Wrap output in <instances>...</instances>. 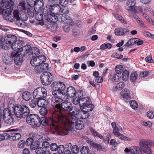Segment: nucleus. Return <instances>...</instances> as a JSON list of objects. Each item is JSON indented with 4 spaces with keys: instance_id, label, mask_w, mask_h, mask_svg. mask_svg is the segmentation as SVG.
<instances>
[{
    "instance_id": "nucleus-1",
    "label": "nucleus",
    "mask_w": 154,
    "mask_h": 154,
    "mask_svg": "<svg viewBox=\"0 0 154 154\" xmlns=\"http://www.w3.org/2000/svg\"><path fill=\"white\" fill-rule=\"evenodd\" d=\"M70 114L69 117L64 116L63 114L57 119V121L54 122L56 127L57 130L54 133L55 134H59L61 135H67L69 131L70 130V128L77 121L78 118L76 114Z\"/></svg>"
},
{
    "instance_id": "nucleus-2",
    "label": "nucleus",
    "mask_w": 154,
    "mask_h": 154,
    "mask_svg": "<svg viewBox=\"0 0 154 154\" xmlns=\"http://www.w3.org/2000/svg\"><path fill=\"white\" fill-rule=\"evenodd\" d=\"M13 109L14 111L9 108H5L3 111L2 116L3 120L9 125H13L14 123V115L17 118H24L30 112L28 107L24 104L15 105Z\"/></svg>"
},
{
    "instance_id": "nucleus-3",
    "label": "nucleus",
    "mask_w": 154,
    "mask_h": 154,
    "mask_svg": "<svg viewBox=\"0 0 154 154\" xmlns=\"http://www.w3.org/2000/svg\"><path fill=\"white\" fill-rule=\"evenodd\" d=\"M26 116V122L30 125L39 127L41 124L43 126L49 125L51 131L53 134L57 130L53 122L54 120L51 118L47 119L45 117H43L40 118L38 115L34 114H28L24 117Z\"/></svg>"
},
{
    "instance_id": "nucleus-4",
    "label": "nucleus",
    "mask_w": 154,
    "mask_h": 154,
    "mask_svg": "<svg viewBox=\"0 0 154 154\" xmlns=\"http://www.w3.org/2000/svg\"><path fill=\"white\" fill-rule=\"evenodd\" d=\"M69 98L67 96V98H65L63 100L59 103H55L51 101V104L55 107L57 108L58 110L55 112L53 115L54 116H56V121H57V119L60 116L63 114L64 116H66L63 113V111H68L69 113L72 114H74L75 112L77 110V108L75 106H72V104L70 102L68 101Z\"/></svg>"
},
{
    "instance_id": "nucleus-5",
    "label": "nucleus",
    "mask_w": 154,
    "mask_h": 154,
    "mask_svg": "<svg viewBox=\"0 0 154 154\" xmlns=\"http://www.w3.org/2000/svg\"><path fill=\"white\" fill-rule=\"evenodd\" d=\"M51 87L53 89L52 94L53 96L51 98V101L55 103H59L63 99L67 98V95H65L63 93L66 86L63 82H54L52 83Z\"/></svg>"
},
{
    "instance_id": "nucleus-6",
    "label": "nucleus",
    "mask_w": 154,
    "mask_h": 154,
    "mask_svg": "<svg viewBox=\"0 0 154 154\" xmlns=\"http://www.w3.org/2000/svg\"><path fill=\"white\" fill-rule=\"evenodd\" d=\"M111 125L113 130V133L116 136L125 141L132 140L131 138L126 137L120 133L121 131H122V129L120 126L116 125L115 122H112Z\"/></svg>"
},
{
    "instance_id": "nucleus-7",
    "label": "nucleus",
    "mask_w": 154,
    "mask_h": 154,
    "mask_svg": "<svg viewBox=\"0 0 154 154\" xmlns=\"http://www.w3.org/2000/svg\"><path fill=\"white\" fill-rule=\"evenodd\" d=\"M142 149L147 154H151V149L149 146H154V142L150 140H141L140 142Z\"/></svg>"
},
{
    "instance_id": "nucleus-8",
    "label": "nucleus",
    "mask_w": 154,
    "mask_h": 154,
    "mask_svg": "<svg viewBox=\"0 0 154 154\" xmlns=\"http://www.w3.org/2000/svg\"><path fill=\"white\" fill-rule=\"evenodd\" d=\"M47 91L44 87H40L37 88L33 91V98L36 99L43 98L46 97Z\"/></svg>"
},
{
    "instance_id": "nucleus-9",
    "label": "nucleus",
    "mask_w": 154,
    "mask_h": 154,
    "mask_svg": "<svg viewBox=\"0 0 154 154\" xmlns=\"http://www.w3.org/2000/svg\"><path fill=\"white\" fill-rule=\"evenodd\" d=\"M53 77L51 74L49 72H45L41 75V81L44 85H49L53 79Z\"/></svg>"
},
{
    "instance_id": "nucleus-10",
    "label": "nucleus",
    "mask_w": 154,
    "mask_h": 154,
    "mask_svg": "<svg viewBox=\"0 0 154 154\" xmlns=\"http://www.w3.org/2000/svg\"><path fill=\"white\" fill-rule=\"evenodd\" d=\"M46 60V57L43 55H40L38 56L34 57L31 60L30 63L31 65L35 66L40 65L42 62H45Z\"/></svg>"
},
{
    "instance_id": "nucleus-11",
    "label": "nucleus",
    "mask_w": 154,
    "mask_h": 154,
    "mask_svg": "<svg viewBox=\"0 0 154 154\" xmlns=\"http://www.w3.org/2000/svg\"><path fill=\"white\" fill-rule=\"evenodd\" d=\"M77 110L75 112V114H76L79 119H85L88 118L90 116L89 113L87 111L80 110L77 108Z\"/></svg>"
},
{
    "instance_id": "nucleus-12",
    "label": "nucleus",
    "mask_w": 154,
    "mask_h": 154,
    "mask_svg": "<svg viewBox=\"0 0 154 154\" xmlns=\"http://www.w3.org/2000/svg\"><path fill=\"white\" fill-rule=\"evenodd\" d=\"M17 38L15 35L9 34L7 35L4 38L5 43L9 46L15 42H16Z\"/></svg>"
},
{
    "instance_id": "nucleus-13",
    "label": "nucleus",
    "mask_w": 154,
    "mask_h": 154,
    "mask_svg": "<svg viewBox=\"0 0 154 154\" xmlns=\"http://www.w3.org/2000/svg\"><path fill=\"white\" fill-rule=\"evenodd\" d=\"M5 5V8H3L2 12L5 13L6 14L8 15L12 11L13 7L14 4V2L12 0H10Z\"/></svg>"
},
{
    "instance_id": "nucleus-14",
    "label": "nucleus",
    "mask_w": 154,
    "mask_h": 154,
    "mask_svg": "<svg viewBox=\"0 0 154 154\" xmlns=\"http://www.w3.org/2000/svg\"><path fill=\"white\" fill-rule=\"evenodd\" d=\"M18 53L16 52H13L11 54V56L12 59L14 58V63L17 65H20L22 62V58L20 56Z\"/></svg>"
},
{
    "instance_id": "nucleus-15",
    "label": "nucleus",
    "mask_w": 154,
    "mask_h": 154,
    "mask_svg": "<svg viewBox=\"0 0 154 154\" xmlns=\"http://www.w3.org/2000/svg\"><path fill=\"white\" fill-rule=\"evenodd\" d=\"M60 7L58 5H50L49 8V11L55 16H57L60 14Z\"/></svg>"
},
{
    "instance_id": "nucleus-16",
    "label": "nucleus",
    "mask_w": 154,
    "mask_h": 154,
    "mask_svg": "<svg viewBox=\"0 0 154 154\" xmlns=\"http://www.w3.org/2000/svg\"><path fill=\"white\" fill-rule=\"evenodd\" d=\"M12 130V131L10 133V137H11L12 139L14 141L19 140L21 137V134L18 132L17 129L16 130L15 129H13Z\"/></svg>"
},
{
    "instance_id": "nucleus-17",
    "label": "nucleus",
    "mask_w": 154,
    "mask_h": 154,
    "mask_svg": "<svg viewBox=\"0 0 154 154\" xmlns=\"http://www.w3.org/2000/svg\"><path fill=\"white\" fill-rule=\"evenodd\" d=\"M27 4L31 7H35L37 5L43 6V2L42 0H26Z\"/></svg>"
},
{
    "instance_id": "nucleus-18",
    "label": "nucleus",
    "mask_w": 154,
    "mask_h": 154,
    "mask_svg": "<svg viewBox=\"0 0 154 154\" xmlns=\"http://www.w3.org/2000/svg\"><path fill=\"white\" fill-rule=\"evenodd\" d=\"M135 2L134 0H129L126 3V5L128 7H127V10L129 11H135Z\"/></svg>"
},
{
    "instance_id": "nucleus-19",
    "label": "nucleus",
    "mask_w": 154,
    "mask_h": 154,
    "mask_svg": "<svg viewBox=\"0 0 154 154\" xmlns=\"http://www.w3.org/2000/svg\"><path fill=\"white\" fill-rule=\"evenodd\" d=\"M45 18L47 21L50 22L55 23L57 21V16L53 15L51 14L45 15Z\"/></svg>"
},
{
    "instance_id": "nucleus-20",
    "label": "nucleus",
    "mask_w": 154,
    "mask_h": 154,
    "mask_svg": "<svg viewBox=\"0 0 154 154\" xmlns=\"http://www.w3.org/2000/svg\"><path fill=\"white\" fill-rule=\"evenodd\" d=\"M129 31V30L127 29L121 27L116 29L115 30L114 33L116 35H122Z\"/></svg>"
},
{
    "instance_id": "nucleus-21",
    "label": "nucleus",
    "mask_w": 154,
    "mask_h": 154,
    "mask_svg": "<svg viewBox=\"0 0 154 154\" xmlns=\"http://www.w3.org/2000/svg\"><path fill=\"white\" fill-rule=\"evenodd\" d=\"M9 47V48L11 47L12 49L17 52V51H19L20 49L22 48V46H21V44L18 43V42L16 41V42H15L13 43V44H11Z\"/></svg>"
},
{
    "instance_id": "nucleus-22",
    "label": "nucleus",
    "mask_w": 154,
    "mask_h": 154,
    "mask_svg": "<svg viewBox=\"0 0 154 154\" xmlns=\"http://www.w3.org/2000/svg\"><path fill=\"white\" fill-rule=\"evenodd\" d=\"M33 16H34L36 19L39 21V24L42 26L44 24V22L43 20V15L41 13L38 12L37 14H34L33 13Z\"/></svg>"
},
{
    "instance_id": "nucleus-23",
    "label": "nucleus",
    "mask_w": 154,
    "mask_h": 154,
    "mask_svg": "<svg viewBox=\"0 0 154 154\" xmlns=\"http://www.w3.org/2000/svg\"><path fill=\"white\" fill-rule=\"evenodd\" d=\"M141 151L140 148L137 146H132L130 147L129 154H141Z\"/></svg>"
},
{
    "instance_id": "nucleus-24",
    "label": "nucleus",
    "mask_w": 154,
    "mask_h": 154,
    "mask_svg": "<svg viewBox=\"0 0 154 154\" xmlns=\"http://www.w3.org/2000/svg\"><path fill=\"white\" fill-rule=\"evenodd\" d=\"M66 95L70 97H74L75 94V89L72 86H69L67 89Z\"/></svg>"
},
{
    "instance_id": "nucleus-25",
    "label": "nucleus",
    "mask_w": 154,
    "mask_h": 154,
    "mask_svg": "<svg viewBox=\"0 0 154 154\" xmlns=\"http://www.w3.org/2000/svg\"><path fill=\"white\" fill-rule=\"evenodd\" d=\"M41 99L38 101V106L40 107H46L48 104V100H45L43 98Z\"/></svg>"
},
{
    "instance_id": "nucleus-26",
    "label": "nucleus",
    "mask_w": 154,
    "mask_h": 154,
    "mask_svg": "<svg viewBox=\"0 0 154 154\" xmlns=\"http://www.w3.org/2000/svg\"><path fill=\"white\" fill-rule=\"evenodd\" d=\"M90 103V98L88 97H85L80 98L79 105L80 107Z\"/></svg>"
},
{
    "instance_id": "nucleus-27",
    "label": "nucleus",
    "mask_w": 154,
    "mask_h": 154,
    "mask_svg": "<svg viewBox=\"0 0 154 154\" xmlns=\"http://www.w3.org/2000/svg\"><path fill=\"white\" fill-rule=\"evenodd\" d=\"M121 94L123 95L124 100L127 102V100H129L131 98L129 91L127 88L124 89L123 92L121 93Z\"/></svg>"
},
{
    "instance_id": "nucleus-28",
    "label": "nucleus",
    "mask_w": 154,
    "mask_h": 154,
    "mask_svg": "<svg viewBox=\"0 0 154 154\" xmlns=\"http://www.w3.org/2000/svg\"><path fill=\"white\" fill-rule=\"evenodd\" d=\"M125 86V84L123 82H120L117 84L116 86H113L112 88L113 91L115 92L117 91V90H122Z\"/></svg>"
},
{
    "instance_id": "nucleus-29",
    "label": "nucleus",
    "mask_w": 154,
    "mask_h": 154,
    "mask_svg": "<svg viewBox=\"0 0 154 154\" xmlns=\"http://www.w3.org/2000/svg\"><path fill=\"white\" fill-rule=\"evenodd\" d=\"M48 113V110L46 107H42L39 110V113L42 116H44V117H45L47 119H48L50 118H52L53 119V122H56V119L55 120L53 119L52 118L50 117L47 118L45 116Z\"/></svg>"
},
{
    "instance_id": "nucleus-30",
    "label": "nucleus",
    "mask_w": 154,
    "mask_h": 154,
    "mask_svg": "<svg viewBox=\"0 0 154 154\" xmlns=\"http://www.w3.org/2000/svg\"><path fill=\"white\" fill-rule=\"evenodd\" d=\"M30 54H29V55L32 56V57L37 56L40 53L39 50L36 48H32L31 49Z\"/></svg>"
},
{
    "instance_id": "nucleus-31",
    "label": "nucleus",
    "mask_w": 154,
    "mask_h": 154,
    "mask_svg": "<svg viewBox=\"0 0 154 154\" xmlns=\"http://www.w3.org/2000/svg\"><path fill=\"white\" fill-rule=\"evenodd\" d=\"M31 97V94L28 91H25L22 94L23 99L26 101H28L29 100Z\"/></svg>"
},
{
    "instance_id": "nucleus-32",
    "label": "nucleus",
    "mask_w": 154,
    "mask_h": 154,
    "mask_svg": "<svg viewBox=\"0 0 154 154\" xmlns=\"http://www.w3.org/2000/svg\"><path fill=\"white\" fill-rule=\"evenodd\" d=\"M68 17L65 14L64 15V14H57V20L60 21L61 20L62 21L65 23Z\"/></svg>"
},
{
    "instance_id": "nucleus-33",
    "label": "nucleus",
    "mask_w": 154,
    "mask_h": 154,
    "mask_svg": "<svg viewBox=\"0 0 154 154\" xmlns=\"http://www.w3.org/2000/svg\"><path fill=\"white\" fill-rule=\"evenodd\" d=\"M4 62L7 65L11 64L12 63L13 61V59L11 56V55L9 57H8V55L7 56H5L3 58Z\"/></svg>"
},
{
    "instance_id": "nucleus-34",
    "label": "nucleus",
    "mask_w": 154,
    "mask_h": 154,
    "mask_svg": "<svg viewBox=\"0 0 154 154\" xmlns=\"http://www.w3.org/2000/svg\"><path fill=\"white\" fill-rule=\"evenodd\" d=\"M80 108L81 109H85V110L88 112L92 110L93 108V106L90 103L86 104V105L84 106H82V107H80Z\"/></svg>"
},
{
    "instance_id": "nucleus-35",
    "label": "nucleus",
    "mask_w": 154,
    "mask_h": 154,
    "mask_svg": "<svg viewBox=\"0 0 154 154\" xmlns=\"http://www.w3.org/2000/svg\"><path fill=\"white\" fill-rule=\"evenodd\" d=\"M22 52H24V56L31 52V46L30 45H26L22 47Z\"/></svg>"
},
{
    "instance_id": "nucleus-36",
    "label": "nucleus",
    "mask_w": 154,
    "mask_h": 154,
    "mask_svg": "<svg viewBox=\"0 0 154 154\" xmlns=\"http://www.w3.org/2000/svg\"><path fill=\"white\" fill-rule=\"evenodd\" d=\"M129 75V71L127 70H125L123 72L122 76H121V79H122L123 81H126L128 79Z\"/></svg>"
},
{
    "instance_id": "nucleus-37",
    "label": "nucleus",
    "mask_w": 154,
    "mask_h": 154,
    "mask_svg": "<svg viewBox=\"0 0 154 154\" xmlns=\"http://www.w3.org/2000/svg\"><path fill=\"white\" fill-rule=\"evenodd\" d=\"M92 146L97 148L98 150H102L103 146L100 144L95 143L92 141L90 140L88 142Z\"/></svg>"
},
{
    "instance_id": "nucleus-38",
    "label": "nucleus",
    "mask_w": 154,
    "mask_h": 154,
    "mask_svg": "<svg viewBox=\"0 0 154 154\" xmlns=\"http://www.w3.org/2000/svg\"><path fill=\"white\" fill-rule=\"evenodd\" d=\"M34 69L35 72L38 74H40L43 72V71L42 69V67L41 66L40 64L35 66Z\"/></svg>"
},
{
    "instance_id": "nucleus-39",
    "label": "nucleus",
    "mask_w": 154,
    "mask_h": 154,
    "mask_svg": "<svg viewBox=\"0 0 154 154\" xmlns=\"http://www.w3.org/2000/svg\"><path fill=\"white\" fill-rule=\"evenodd\" d=\"M82 122L80 121H79L74 125L75 128L78 130H80L82 128Z\"/></svg>"
},
{
    "instance_id": "nucleus-40",
    "label": "nucleus",
    "mask_w": 154,
    "mask_h": 154,
    "mask_svg": "<svg viewBox=\"0 0 154 154\" xmlns=\"http://www.w3.org/2000/svg\"><path fill=\"white\" fill-rule=\"evenodd\" d=\"M90 130L91 132L92 133V134L95 136H97L99 137L101 139H103V137L100 134L97 132V131H95L93 128H90Z\"/></svg>"
},
{
    "instance_id": "nucleus-41",
    "label": "nucleus",
    "mask_w": 154,
    "mask_h": 154,
    "mask_svg": "<svg viewBox=\"0 0 154 154\" xmlns=\"http://www.w3.org/2000/svg\"><path fill=\"white\" fill-rule=\"evenodd\" d=\"M89 151V149L88 147L87 146H85L82 148L81 152L82 154H88Z\"/></svg>"
},
{
    "instance_id": "nucleus-42",
    "label": "nucleus",
    "mask_w": 154,
    "mask_h": 154,
    "mask_svg": "<svg viewBox=\"0 0 154 154\" xmlns=\"http://www.w3.org/2000/svg\"><path fill=\"white\" fill-rule=\"evenodd\" d=\"M65 150V147L63 145H60L58 146L57 150L59 154H63Z\"/></svg>"
},
{
    "instance_id": "nucleus-43",
    "label": "nucleus",
    "mask_w": 154,
    "mask_h": 154,
    "mask_svg": "<svg viewBox=\"0 0 154 154\" xmlns=\"http://www.w3.org/2000/svg\"><path fill=\"white\" fill-rule=\"evenodd\" d=\"M137 74L136 72L131 73L130 75L131 81L132 82H135L137 79Z\"/></svg>"
},
{
    "instance_id": "nucleus-44",
    "label": "nucleus",
    "mask_w": 154,
    "mask_h": 154,
    "mask_svg": "<svg viewBox=\"0 0 154 154\" xmlns=\"http://www.w3.org/2000/svg\"><path fill=\"white\" fill-rule=\"evenodd\" d=\"M20 13L17 10H14V17L17 20H20Z\"/></svg>"
},
{
    "instance_id": "nucleus-45",
    "label": "nucleus",
    "mask_w": 154,
    "mask_h": 154,
    "mask_svg": "<svg viewBox=\"0 0 154 154\" xmlns=\"http://www.w3.org/2000/svg\"><path fill=\"white\" fill-rule=\"evenodd\" d=\"M6 43L1 40H0V49H3L5 50H8L9 48V47H8Z\"/></svg>"
},
{
    "instance_id": "nucleus-46",
    "label": "nucleus",
    "mask_w": 154,
    "mask_h": 154,
    "mask_svg": "<svg viewBox=\"0 0 154 154\" xmlns=\"http://www.w3.org/2000/svg\"><path fill=\"white\" fill-rule=\"evenodd\" d=\"M123 67L121 65H119L116 66L115 68L116 73L121 74L123 70Z\"/></svg>"
},
{
    "instance_id": "nucleus-47",
    "label": "nucleus",
    "mask_w": 154,
    "mask_h": 154,
    "mask_svg": "<svg viewBox=\"0 0 154 154\" xmlns=\"http://www.w3.org/2000/svg\"><path fill=\"white\" fill-rule=\"evenodd\" d=\"M38 105V101L37 100L32 99L29 102V105L32 108H34Z\"/></svg>"
},
{
    "instance_id": "nucleus-48",
    "label": "nucleus",
    "mask_w": 154,
    "mask_h": 154,
    "mask_svg": "<svg viewBox=\"0 0 154 154\" xmlns=\"http://www.w3.org/2000/svg\"><path fill=\"white\" fill-rule=\"evenodd\" d=\"M135 38H131L129 40L126 44L125 45V46L129 47L132 45L135 44Z\"/></svg>"
},
{
    "instance_id": "nucleus-49",
    "label": "nucleus",
    "mask_w": 154,
    "mask_h": 154,
    "mask_svg": "<svg viewBox=\"0 0 154 154\" xmlns=\"http://www.w3.org/2000/svg\"><path fill=\"white\" fill-rule=\"evenodd\" d=\"M130 106L134 109H136L138 107V104L135 100H132L130 102Z\"/></svg>"
},
{
    "instance_id": "nucleus-50",
    "label": "nucleus",
    "mask_w": 154,
    "mask_h": 154,
    "mask_svg": "<svg viewBox=\"0 0 154 154\" xmlns=\"http://www.w3.org/2000/svg\"><path fill=\"white\" fill-rule=\"evenodd\" d=\"M9 134L5 133L3 134H0V141H2L5 139H7L10 137Z\"/></svg>"
},
{
    "instance_id": "nucleus-51",
    "label": "nucleus",
    "mask_w": 154,
    "mask_h": 154,
    "mask_svg": "<svg viewBox=\"0 0 154 154\" xmlns=\"http://www.w3.org/2000/svg\"><path fill=\"white\" fill-rule=\"evenodd\" d=\"M8 0H0V12H2L4 6L6 5Z\"/></svg>"
},
{
    "instance_id": "nucleus-52",
    "label": "nucleus",
    "mask_w": 154,
    "mask_h": 154,
    "mask_svg": "<svg viewBox=\"0 0 154 154\" xmlns=\"http://www.w3.org/2000/svg\"><path fill=\"white\" fill-rule=\"evenodd\" d=\"M25 4L24 2H21L18 5V8L20 11H25L26 10V7L25 6Z\"/></svg>"
},
{
    "instance_id": "nucleus-53",
    "label": "nucleus",
    "mask_w": 154,
    "mask_h": 154,
    "mask_svg": "<svg viewBox=\"0 0 154 154\" xmlns=\"http://www.w3.org/2000/svg\"><path fill=\"white\" fill-rule=\"evenodd\" d=\"M71 150L73 154H77L79 151V149L77 146L74 145L72 146Z\"/></svg>"
},
{
    "instance_id": "nucleus-54",
    "label": "nucleus",
    "mask_w": 154,
    "mask_h": 154,
    "mask_svg": "<svg viewBox=\"0 0 154 154\" xmlns=\"http://www.w3.org/2000/svg\"><path fill=\"white\" fill-rule=\"evenodd\" d=\"M64 23H67L72 26L74 25V22L69 17H68L66 21H65Z\"/></svg>"
},
{
    "instance_id": "nucleus-55",
    "label": "nucleus",
    "mask_w": 154,
    "mask_h": 154,
    "mask_svg": "<svg viewBox=\"0 0 154 154\" xmlns=\"http://www.w3.org/2000/svg\"><path fill=\"white\" fill-rule=\"evenodd\" d=\"M40 65L42 67L44 72L48 70V64L47 63H44L42 62Z\"/></svg>"
},
{
    "instance_id": "nucleus-56",
    "label": "nucleus",
    "mask_w": 154,
    "mask_h": 154,
    "mask_svg": "<svg viewBox=\"0 0 154 154\" xmlns=\"http://www.w3.org/2000/svg\"><path fill=\"white\" fill-rule=\"evenodd\" d=\"M113 79L115 82L119 81L121 79V74H115L113 76Z\"/></svg>"
},
{
    "instance_id": "nucleus-57",
    "label": "nucleus",
    "mask_w": 154,
    "mask_h": 154,
    "mask_svg": "<svg viewBox=\"0 0 154 154\" xmlns=\"http://www.w3.org/2000/svg\"><path fill=\"white\" fill-rule=\"evenodd\" d=\"M115 17L116 19L126 24L127 23L126 21L120 15L116 14L115 15Z\"/></svg>"
},
{
    "instance_id": "nucleus-58",
    "label": "nucleus",
    "mask_w": 154,
    "mask_h": 154,
    "mask_svg": "<svg viewBox=\"0 0 154 154\" xmlns=\"http://www.w3.org/2000/svg\"><path fill=\"white\" fill-rule=\"evenodd\" d=\"M50 149L52 151H56L57 148L58 146L56 143H53L50 145Z\"/></svg>"
},
{
    "instance_id": "nucleus-59",
    "label": "nucleus",
    "mask_w": 154,
    "mask_h": 154,
    "mask_svg": "<svg viewBox=\"0 0 154 154\" xmlns=\"http://www.w3.org/2000/svg\"><path fill=\"white\" fill-rule=\"evenodd\" d=\"M34 139L32 138H28L25 143V144L27 146H29L33 143Z\"/></svg>"
},
{
    "instance_id": "nucleus-60",
    "label": "nucleus",
    "mask_w": 154,
    "mask_h": 154,
    "mask_svg": "<svg viewBox=\"0 0 154 154\" xmlns=\"http://www.w3.org/2000/svg\"><path fill=\"white\" fill-rule=\"evenodd\" d=\"M44 150L41 147L38 146L35 150L36 154H43Z\"/></svg>"
},
{
    "instance_id": "nucleus-61",
    "label": "nucleus",
    "mask_w": 154,
    "mask_h": 154,
    "mask_svg": "<svg viewBox=\"0 0 154 154\" xmlns=\"http://www.w3.org/2000/svg\"><path fill=\"white\" fill-rule=\"evenodd\" d=\"M39 145L38 143L33 142L30 146L31 149L32 150H35L39 146Z\"/></svg>"
},
{
    "instance_id": "nucleus-62",
    "label": "nucleus",
    "mask_w": 154,
    "mask_h": 154,
    "mask_svg": "<svg viewBox=\"0 0 154 154\" xmlns=\"http://www.w3.org/2000/svg\"><path fill=\"white\" fill-rule=\"evenodd\" d=\"M69 12V10L67 8H65L63 9L60 8V14H66Z\"/></svg>"
},
{
    "instance_id": "nucleus-63",
    "label": "nucleus",
    "mask_w": 154,
    "mask_h": 154,
    "mask_svg": "<svg viewBox=\"0 0 154 154\" xmlns=\"http://www.w3.org/2000/svg\"><path fill=\"white\" fill-rule=\"evenodd\" d=\"M25 144V141L23 140L20 141L18 143V147L20 148H23Z\"/></svg>"
},
{
    "instance_id": "nucleus-64",
    "label": "nucleus",
    "mask_w": 154,
    "mask_h": 154,
    "mask_svg": "<svg viewBox=\"0 0 154 154\" xmlns=\"http://www.w3.org/2000/svg\"><path fill=\"white\" fill-rule=\"evenodd\" d=\"M147 116L148 117L152 119L154 117V112L152 111H149L147 112Z\"/></svg>"
}]
</instances>
